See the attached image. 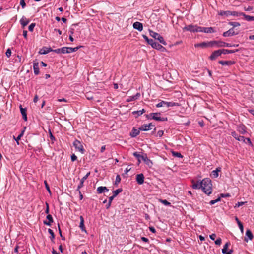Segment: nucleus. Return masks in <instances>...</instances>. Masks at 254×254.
Wrapping results in <instances>:
<instances>
[{
    "label": "nucleus",
    "mask_w": 254,
    "mask_h": 254,
    "mask_svg": "<svg viewBox=\"0 0 254 254\" xmlns=\"http://www.w3.org/2000/svg\"><path fill=\"white\" fill-rule=\"evenodd\" d=\"M211 181L209 178H205L201 181V189L203 191L207 194L210 195L212 191Z\"/></svg>",
    "instance_id": "1"
},
{
    "label": "nucleus",
    "mask_w": 254,
    "mask_h": 254,
    "mask_svg": "<svg viewBox=\"0 0 254 254\" xmlns=\"http://www.w3.org/2000/svg\"><path fill=\"white\" fill-rule=\"evenodd\" d=\"M143 38L146 40L147 43L150 45L153 48L164 51L165 49L161 45L155 42L154 40L149 39L146 35H143Z\"/></svg>",
    "instance_id": "2"
},
{
    "label": "nucleus",
    "mask_w": 254,
    "mask_h": 254,
    "mask_svg": "<svg viewBox=\"0 0 254 254\" xmlns=\"http://www.w3.org/2000/svg\"><path fill=\"white\" fill-rule=\"evenodd\" d=\"M160 113H152L147 115L146 117L148 119L151 117L152 119L158 121H165L167 120V118H162L160 117Z\"/></svg>",
    "instance_id": "3"
},
{
    "label": "nucleus",
    "mask_w": 254,
    "mask_h": 254,
    "mask_svg": "<svg viewBox=\"0 0 254 254\" xmlns=\"http://www.w3.org/2000/svg\"><path fill=\"white\" fill-rule=\"evenodd\" d=\"M150 35L154 39H157L160 42V43L163 44L164 45H166L167 44L166 42L164 40L163 37L159 34L153 31H150Z\"/></svg>",
    "instance_id": "4"
},
{
    "label": "nucleus",
    "mask_w": 254,
    "mask_h": 254,
    "mask_svg": "<svg viewBox=\"0 0 254 254\" xmlns=\"http://www.w3.org/2000/svg\"><path fill=\"white\" fill-rule=\"evenodd\" d=\"M73 146L75 148V149L81 153V154H84L85 152V150L83 148V146L81 144V143L78 140H75L73 142Z\"/></svg>",
    "instance_id": "5"
},
{
    "label": "nucleus",
    "mask_w": 254,
    "mask_h": 254,
    "mask_svg": "<svg viewBox=\"0 0 254 254\" xmlns=\"http://www.w3.org/2000/svg\"><path fill=\"white\" fill-rule=\"evenodd\" d=\"M219 14L226 17H228L230 15L239 16V14L237 12L231 11H220L219 12Z\"/></svg>",
    "instance_id": "6"
},
{
    "label": "nucleus",
    "mask_w": 254,
    "mask_h": 254,
    "mask_svg": "<svg viewBox=\"0 0 254 254\" xmlns=\"http://www.w3.org/2000/svg\"><path fill=\"white\" fill-rule=\"evenodd\" d=\"M222 54L221 49L216 50L214 51L211 56H210L209 58L211 60H214L217 59L219 56H220Z\"/></svg>",
    "instance_id": "7"
},
{
    "label": "nucleus",
    "mask_w": 254,
    "mask_h": 254,
    "mask_svg": "<svg viewBox=\"0 0 254 254\" xmlns=\"http://www.w3.org/2000/svg\"><path fill=\"white\" fill-rule=\"evenodd\" d=\"M212 43H213L211 42V41L207 42H204L201 43L196 44L194 46L195 47H201L203 48L208 47H212Z\"/></svg>",
    "instance_id": "8"
},
{
    "label": "nucleus",
    "mask_w": 254,
    "mask_h": 254,
    "mask_svg": "<svg viewBox=\"0 0 254 254\" xmlns=\"http://www.w3.org/2000/svg\"><path fill=\"white\" fill-rule=\"evenodd\" d=\"M79 47H76L75 48H72V47H63L64 52L63 54L65 53H71L74 52H75L77 51L79 49Z\"/></svg>",
    "instance_id": "9"
},
{
    "label": "nucleus",
    "mask_w": 254,
    "mask_h": 254,
    "mask_svg": "<svg viewBox=\"0 0 254 254\" xmlns=\"http://www.w3.org/2000/svg\"><path fill=\"white\" fill-rule=\"evenodd\" d=\"M231 135L234 137L236 140L239 141H242L245 143V138L244 136L238 135V134L235 131H233L231 132Z\"/></svg>",
    "instance_id": "10"
},
{
    "label": "nucleus",
    "mask_w": 254,
    "mask_h": 254,
    "mask_svg": "<svg viewBox=\"0 0 254 254\" xmlns=\"http://www.w3.org/2000/svg\"><path fill=\"white\" fill-rule=\"evenodd\" d=\"M238 32H235L233 28L230 29L227 31H226L223 33V36L224 37H229V36H232L233 35H237L238 34Z\"/></svg>",
    "instance_id": "11"
},
{
    "label": "nucleus",
    "mask_w": 254,
    "mask_h": 254,
    "mask_svg": "<svg viewBox=\"0 0 254 254\" xmlns=\"http://www.w3.org/2000/svg\"><path fill=\"white\" fill-rule=\"evenodd\" d=\"M19 22L22 28H24L30 22V20L27 19L24 16H23Z\"/></svg>",
    "instance_id": "12"
},
{
    "label": "nucleus",
    "mask_w": 254,
    "mask_h": 254,
    "mask_svg": "<svg viewBox=\"0 0 254 254\" xmlns=\"http://www.w3.org/2000/svg\"><path fill=\"white\" fill-rule=\"evenodd\" d=\"M90 173L88 172L87 173L81 180L80 184L78 185L76 190H79L83 186L84 182L87 179Z\"/></svg>",
    "instance_id": "13"
},
{
    "label": "nucleus",
    "mask_w": 254,
    "mask_h": 254,
    "mask_svg": "<svg viewBox=\"0 0 254 254\" xmlns=\"http://www.w3.org/2000/svg\"><path fill=\"white\" fill-rule=\"evenodd\" d=\"M246 127L244 125H240L237 127V131H239L242 134H245L247 132Z\"/></svg>",
    "instance_id": "14"
},
{
    "label": "nucleus",
    "mask_w": 254,
    "mask_h": 254,
    "mask_svg": "<svg viewBox=\"0 0 254 254\" xmlns=\"http://www.w3.org/2000/svg\"><path fill=\"white\" fill-rule=\"evenodd\" d=\"M52 51L53 49L52 48L44 47L40 50L39 53L41 55H45Z\"/></svg>",
    "instance_id": "15"
},
{
    "label": "nucleus",
    "mask_w": 254,
    "mask_h": 254,
    "mask_svg": "<svg viewBox=\"0 0 254 254\" xmlns=\"http://www.w3.org/2000/svg\"><path fill=\"white\" fill-rule=\"evenodd\" d=\"M192 182V187L194 189H201V181L199 182V181H195L194 180H192L191 181Z\"/></svg>",
    "instance_id": "16"
},
{
    "label": "nucleus",
    "mask_w": 254,
    "mask_h": 254,
    "mask_svg": "<svg viewBox=\"0 0 254 254\" xmlns=\"http://www.w3.org/2000/svg\"><path fill=\"white\" fill-rule=\"evenodd\" d=\"M144 177L143 174H137L136 176V180L137 183L139 185H141L144 183Z\"/></svg>",
    "instance_id": "17"
},
{
    "label": "nucleus",
    "mask_w": 254,
    "mask_h": 254,
    "mask_svg": "<svg viewBox=\"0 0 254 254\" xmlns=\"http://www.w3.org/2000/svg\"><path fill=\"white\" fill-rule=\"evenodd\" d=\"M197 25H189L186 26L184 29L187 31H189L192 32H196Z\"/></svg>",
    "instance_id": "18"
},
{
    "label": "nucleus",
    "mask_w": 254,
    "mask_h": 254,
    "mask_svg": "<svg viewBox=\"0 0 254 254\" xmlns=\"http://www.w3.org/2000/svg\"><path fill=\"white\" fill-rule=\"evenodd\" d=\"M46 218L48 221H44V224L47 226H51V223L53 222V219L52 215L50 214H48L46 217Z\"/></svg>",
    "instance_id": "19"
},
{
    "label": "nucleus",
    "mask_w": 254,
    "mask_h": 254,
    "mask_svg": "<svg viewBox=\"0 0 254 254\" xmlns=\"http://www.w3.org/2000/svg\"><path fill=\"white\" fill-rule=\"evenodd\" d=\"M133 27L134 29L138 30L139 31H141L143 30V25L139 22H135L133 24Z\"/></svg>",
    "instance_id": "20"
},
{
    "label": "nucleus",
    "mask_w": 254,
    "mask_h": 254,
    "mask_svg": "<svg viewBox=\"0 0 254 254\" xmlns=\"http://www.w3.org/2000/svg\"><path fill=\"white\" fill-rule=\"evenodd\" d=\"M218 63L222 65L230 66L235 64V62L233 61H219Z\"/></svg>",
    "instance_id": "21"
},
{
    "label": "nucleus",
    "mask_w": 254,
    "mask_h": 254,
    "mask_svg": "<svg viewBox=\"0 0 254 254\" xmlns=\"http://www.w3.org/2000/svg\"><path fill=\"white\" fill-rule=\"evenodd\" d=\"M150 126H152V123H150L148 125H143L140 127L139 130L143 131H148L151 130L152 129V128L150 127Z\"/></svg>",
    "instance_id": "22"
},
{
    "label": "nucleus",
    "mask_w": 254,
    "mask_h": 254,
    "mask_svg": "<svg viewBox=\"0 0 254 254\" xmlns=\"http://www.w3.org/2000/svg\"><path fill=\"white\" fill-rule=\"evenodd\" d=\"M211 42L213 43L212 46H213L214 45H217V47H225V44H226L225 42L221 41H211Z\"/></svg>",
    "instance_id": "23"
},
{
    "label": "nucleus",
    "mask_w": 254,
    "mask_h": 254,
    "mask_svg": "<svg viewBox=\"0 0 254 254\" xmlns=\"http://www.w3.org/2000/svg\"><path fill=\"white\" fill-rule=\"evenodd\" d=\"M33 69L35 75H38L39 74V64L36 61H34Z\"/></svg>",
    "instance_id": "24"
},
{
    "label": "nucleus",
    "mask_w": 254,
    "mask_h": 254,
    "mask_svg": "<svg viewBox=\"0 0 254 254\" xmlns=\"http://www.w3.org/2000/svg\"><path fill=\"white\" fill-rule=\"evenodd\" d=\"M20 110L21 113L22 115L23 119L25 121H26L27 120V114H26V108H23L22 107V106H20Z\"/></svg>",
    "instance_id": "25"
},
{
    "label": "nucleus",
    "mask_w": 254,
    "mask_h": 254,
    "mask_svg": "<svg viewBox=\"0 0 254 254\" xmlns=\"http://www.w3.org/2000/svg\"><path fill=\"white\" fill-rule=\"evenodd\" d=\"M80 223L79 225V227L81 230L85 232H86V230L85 229V227L84 226V220L82 216H80Z\"/></svg>",
    "instance_id": "26"
},
{
    "label": "nucleus",
    "mask_w": 254,
    "mask_h": 254,
    "mask_svg": "<svg viewBox=\"0 0 254 254\" xmlns=\"http://www.w3.org/2000/svg\"><path fill=\"white\" fill-rule=\"evenodd\" d=\"M221 170V168L220 167H218L216 170H213L211 172V175L214 178H217L219 176V172H220Z\"/></svg>",
    "instance_id": "27"
},
{
    "label": "nucleus",
    "mask_w": 254,
    "mask_h": 254,
    "mask_svg": "<svg viewBox=\"0 0 254 254\" xmlns=\"http://www.w3.org/2000/svg\"><path fill=\"white\" fill-rule=\"evenodd\" d=\"M97 191L98 193H102L105 191L108 192L109 190L106 187L101 186L97 188Z\"/></svg>",
    "instance_id": "28"
},
{
    "label": "nucleus",
    "mask_w": 254,
    "mask_h": 254,
    "mask_svg": "<svg viewBox=\"0 0 254 254\" xmlns=\"http://www.w3.org/2000/svg\"><path fill=\"white\" fill-rule=\"evenodd\" d=\"M240 15H243L245 17V19L248 21H254V16L246 15L243 13H239V16Z\"/></svg>",
    "instance_id": "29"
},
{
    "label": "nucleus",
    "mask_w": 254,
    "mask_h": 254,
    "mask_svg": "<svg viewBox=\"0 0 254 254\" xmlns=\"http://www.w3.org/2000/svg\"><path fill=\"white\" fill-rule=\"evenodd\" d=\"M203 32L206 33H212L215 32L212 27H203Z\"/></svg>",
    "instance_id": "30"
},
{
    "label": "nucleus",
    "mask_w": 254,
    "mask_h": 254,
    "mask_svg": "<svg viewBox=\"0 0 254 254\" xmlns=\"http://www.w3.org/2000/svg\"><path fill=\"white\" fill-rule=\"evenodd\" d=\"M222 54H231V53H234L238 51V49L236 50H228V49H221Z\"/></svg>",
    "instance_id": "31"
},
{
    "label": "nucleus",
    "mask_w": 254,
    "mask_h": 254,
    "mask_svg": "<svg viewBox=\"0 0 254 254\" xmlns=\"http://www.w3.org/2000/svg\"><path fill=\"white\" fill-rule=\"evenodd\" d=\"M140 130H138V129H135V128H133L131 133H130V135L133 137H136V136H137L139 133H140Z\"/></svg>",
    "instance_id": "32"
},
{
    "label": "nucleus",
    "mask_w": 254,
    "mask_h": 254,
    "mask_svg": "<svg viewBox=\"0 0 254 254\" xmlns=\"http://www.w3.org/2000/svg\"><path fill=\"white\" fill-rule=\"evenodd\" d=\"M235 220L238 223V225L239 226V227L241 231V232L243 233L244 231V228L242 223L240 221L238 218L237 217H235Z\"/></svg>",
    "instance_id": "33"
},
{
    "label": "nucleus",
    "mask_w": 254,
    "mask_h": 254,
    "mask_svg": "<svg viewBox=\"0 0 254 254\" xmlns=\"http://www.w3.org/2000/svg\"><path fill=\"white\" fill-rule=\"evenodd\" d=\"M167 102L165 101H162L161 102H159V103H158L156 105V107L157 108L163 107H167Z\"/></svg>",
    "instance_id": "34"
},
{
    "label": "nucleus",
    "mask_w": 254,
    "mask_h": 254,
    "mask_svg": "<svg viewBox=\"0 0 254 254\" xmlns=\"http://www.w3.org/2000/svg\"><path fill=\"white\" fill-rule=\"evenodd\" d=\"M230 245V243L229 242H227L224 246H223V248L222 249V252L223 254L226 253L227 252L228 247Z\"/></svg>",
    "instance_id": "35"
},
{
    "label": "nucleus",
    "mask_w": 254,
    "mask_h": 254,
    "mask_svg": "<svg viewBox=\"0 0 254 254\" xmlns=\"http://www.w3.org/2000/svg\"><path fill=\"white\" fill-rule=\"evenodd\" d=\"M246 235L248 237L250 240H252L253 238V235L251 232V231L249 229H248L246 232Z\"/></svg>",
    "instance_id": "36"
},
{
    "label": "nucleus",
    "mask_w": 254,
    "mask_h": 254,
    "mask_svg": "<svg viewBox=\"0 0 254 254\" xmlns=\"http://www.w3.org/2000/svg\"><path fill=\"white\" fill-rule=\"evenodd\" d=\"M145 110L144 109H142L141 110H139V111H133L132 112V114L133 115H135V114H137V116H139L141 115H142L143 113H144L145 112Z\"/></svg>",
    "instance_id": "37"
},
{
    "label": "nucleus",
    "mask_w": 254,
    "mask_h": 254,
    "mask_svg": "<svg viewBox=\"0 0 254 254\" xmlns=\"http://www.w3.org/2000/svg\"><path fill=\"white\" fill-rule=\"evenodd\" d=\"M167 107H173L175 106H179V104L178 103H175L173 102H167Z\"/></svg>",
    "instance_id": "38"
},
{
    "label": "nucleus",
    "mask_w": 254,
    "mask_h": 254,
    "mask_svg": "<svg viewBox=\"0 0 254 254\" xmlns=\"http://www.w3.org/2000/svg\"><path fill=\"white\" fill-rule=\"evenodd\" d=\"M122 189H117L116 190H114L113 191V195L114 196H116L117 195H118L120 192H121L122 191Z\"/></svg>",
    "instance_id": "39"
},
{
    "label": "nucleus",
    "mask_w": 254,
    "mask_h": 254,
    "mask_svg": "<svg viewBox=\"0 0 254 254\" xmlns=\"http://www.w3.org/2000/svg\"><path fill=\"white\" fill-rule=\"evenodd\" d=\"M48 232L49 233V234L51 235V236H50L51 240L52 241H53V240L55 238V234H54V232L51 229H48Z\"/></svg>",
    "instance_id": "40"
},
{
    "label": "nucleus",
    "mask_w": 254,
    "mask_h": 254,
    "mask_svg": "<svg viewBox=\"0 0 254 254\" xmlns=\"http://www.w3.org/2000/svg\"><path fill=\"white\" fill-rule=\"evenodd\" d=\"M172 154L173 156L177 157L179 158H183V156L181 155V154L180 152H172Z\"/></svg>",
    "instance_id": "41"
},
{
    "label": "nucleus",
    "mask_w": 254,
    "mask_h": 254,
    "mask_svg": "<svg viewBox=\"0 0 254 254\" xmlns=\"http://www.w3.org/2000/svg\"><path fill=\"white\" fill-rule=\"evenodd\" d=\"M26 127H24V129L22 131L21 133L17 136L16 139H15V140L17 141V142L18 143V140H19L21 139V137L23 135L25 129H26Z\"/></svg>",
    "instance_id": "42"
},
{
    "label": "nucleus",
    "mask_w": 254,
    "mask_h": 254,
    "mask_svg": "<svg viewBox=\"0 0 254 254\" xmlns=\"http://www.w3.org/2000/svg\"><path fill=\"white\" fill-rule=\"evenodd\" d=\"M64 50H63V47L62 48H58V49H55V50H53L52 51L57 53V54H60V53H63V52H64Z\"/></svg>",
    "instance_id": "43"
},
{
    "label": "nucleus",
    "mask_w": 254,
    "mask_h": 254,
    "mask_svg": "<svg viewBox=\"0 0 254 254\" xmlns=\"http://www.w3.org/2000/svg\"><path fill=\"white\" fill-rule=\"evenodd\" d=\"M35 23H31L28 27V30L30 31V32H33V30H34V27H35Z\"/></svg>",
    "instance_id": "44"
},
{
    "label": "nucleus",
    "mask_w": 254,
    "mask_h": 254,
    "mask_svg": "<svg viewBox=\"0 0 254 254\" xmlns=\"http://www.w3.org/2000/svg\"><path fill=\"white\" fill-rule=\"evenodd\" d=\"M229 24L233 27H238L240 25V23L237 22H229Z\"/></svg>",
    "instance_id": "45"
},
{
    "label": "nucleus",
    "mask_w": 254,
    "mask_h": 254,
    "mask_svg": "<svg viewBox=\"0 0 254 254\" xmlns=\"http://www.w3.org/2000/svg\"><path fill=\"white\" fill-rule=\"evenodd\" d=\"M221 200L220 199V197H219L218 198H217L215 200H211L209 202V203L211 204V205H213L215 203H217L219 201H220Z\"/></svg>",
    "instance_id": "46"
},
{
    "label": "nucleus",
    "mask_w": 254,
    "mask_h": 254,
    "mask_svg": "<svg viewBox=\"0 0 254 254\" xmlns=\"http://www.w3.org/2000/svg\"><path fill=\"white\" fill-rule=\"evenodd\" d=\"M196 32H203V27L197 26Z\"/></svg>",
    "instance_id": "47"
},
{
    "label": "nucleus",
    "mask_w": 254,
    "mask_h": 254,
    "mask_svg": "<svg viewBox=\"0 0 254 254\" xmlns=\"http://www.w3.org/2000/svg\"><path fill=\"white\" fill-rule=\"evenodd\" d=\"M222 240L220 238H218L215 241V243L216 245H220L221 244Z\"/></svg>",
    "instance_id": "48"
},
{
    "label": "nucleus",
    "mask_w": 254,
    "mask_h": 254,
    "mask_svg": "<svg viewBox=\"0 0 254 254\" xmlns=\"http://www.w3.org/2000/svg\"><path fill=\"white\" fill-rule=\"evenodd\" d=\"M133 155H134V156H135L136 158H137L139 160L140 159V157L141 156V155H140L137 152H134L133 153Z\"/></svg>",
    "instance_id": "49"
},
{
    "label": "nucleus",
    "mask_w": 254,
    "mask_h": 254,
    "mask_svg": "<svg viewBox=\"0 0 254 254\" xmlns=\"http://www.w3.org/2000/svg\"><path fill=\"white\" fill-rule=\"evenodd\" d=\"M120 181H121V178H120V176L119 175H118L116 178L115 184H117L119 183L120 182Z\"/></svg>",
    "instance_id": "50"
},
{
    "label": "nucleus",
    "mask_w": 254,
    "mask_h": 254,
    "mask_svg": "<svg viewBox=\"0 0 254 254\" xmlns=\"http://www.w3.org/2000/svg\"><path fill=\"white\" fill-rule=\"evenodd\" d=\"M161 202L163 204H164L165 205H170V203L169 202H168V201H167L166 200H161Z\"/></svg>",
    "instance_id": "51"
},
{
    "label": "nucleus",
    "mask_w": 254,
    "mask_h": 254,
    "mask_svg": "<svg viewBox=\"0 0 254 254\" xmlns=\"http://www.w3.org/2000/svg\"><path fill=\"white\" fill-rule=\"evenodd\" d=\"M44 183H45V187H46V188L47 190H48V191L49 193H51V190H50V187H49V185H48V183H47V181H44Z\"/></svg>",
    "instance_id": "52"
},
{
    "label": "nucleus",
    "mask_w": 254,
    "mask_h": 254,
    "mask_svg": "<svg viewBox=\"0 0 254 254\" xmlns=\"http://www.w3.org/2000/svg\"><path fill=\"white\" fill-rule=\"evenodd\" d=\"M20 4L21 5L23 8H24L26 6V3L24 0H20Z\"/></svg>",
    "instance_id": "53"
},
{
    "label": "nucleus",
    "mask_w": 254,
    "mask_h": 254,
    "mask_svg": "<svg viewBox=\"0 0 254 254\" xmlns=\"http://www.w3.org/2000/svg\"><path fill=\"white\" fill-rule=\"evenodd\" d=\"M6 55L7 57H9L11 55V51L10 49H8L6 52Z\"/></svg>",
    "instance_id": "54"
},
{
    "label": "nucleus",
    "mask_w": 254,
    "mask_h": 254,
    "mask_svg": "<svg viewBox=\"0 0 254 254\" xmlns=\"http://www.w3.org/2000/svg\"><path fill=\"white\" fill-rule=\"evenodd\" d=\"M135 100H136V98H134V97H133V96H130L128 97V98L127 99V101L130 102V101H134Z\"/></svg>",
    "instance_id": "55"
},
{
    "label": "nucleus",
    "mask_w": 254,
    "mask_h": 254,
    "mask_svg": "<svg viewBox=\"0 0 254 254\" xmlns=\"http://www.w3.org/2000/svg\"><path fill=\"white\" fill-rule=\"evenodd\" d=\"M77 156L74 154H73L71 156V160L72 162L73 161H75V160H77Z\"/></svg>",
    "instance_id": "56"
},
{
    "label": "nucleus",
    "mask_w": 254,
    "mask_h": 254,
    "mask_svg": "<svg viewBox=\"0 0 254 254\" xmlns=\"http://www.w3.org/2000/svg\"><path fill=\"white\" fill-rule=\"evenodd\" d=\"M231 195L229 193H226V194L221 193V194H220V196L221 197H229Z\"/></svg>",
    "instance_id": "57"
},
{
    "label": "nucleus",
    "mask_w": 254,
    "mask_h": 254,
    "mask_svg": "<svg viewBox=\"0 0 254 254\" xmlns=\"http://www.w3.org/2000/svg\"><path fill=\"white\" fill-rule=\"evenodd\" d=\"M246 202H238L237 204H236L235 207H240V206L243 205Z\"/></svg>",
    "instance_id": "58"
},
{
    "label": "nucleus",
    "mask_w": 254,
    "mask_h": 254,
    "mask_svg": "<svg viewBox=\"0 0 254 254\" xmlns=\"http://www.w3.org/2000/svg\"><path fill=\"white\" fill-rule=\"evenodd\" d=\"M23 35L25 39H27V31L26 30H23Z\"/></svg>",
    "instance_id": "59"
},
{
    "label": "nucleus",
    "mask_w": 254,
    "mask_h": 254,
    "mask_svg": "<svg viewBox=\"0 0 254 254\" xmlns=\"http://www.w3.org/2000/svg\"><path fill=\"white\" fill-rule=\"evenodd\" d=\"M209 237L211 240H214L215 238L216 237V235L215 234H212L209 236Z\"/></svg>",
    "instance_id": "60"
},
{
    "label": "nucleus",
    "mask_w": 254,
    "mask_h": 254,
    "mask_svg": "<svg viewBox=\"0 0 254 254\" xmlns=\"http://www.w3.org/2000/svg\"><path fill=\"white\" fill-rule=\"evenodd\" d=\"M46 210H45V213L46 214H48L49 213V204L47 203H46Z\"/></svg>",
    "instance_id": "61"
},
{
    "label": "nucleus",
    "mask_w": 254,
    "mask_h": 254,
    "mask_svg": "<svg viewBox=\"0 0 254 254\" xmlns=\"http://www.w3.org/2000/svg\"><path fill=\"white\" fill-rule=\"evenodd\" d=\"M149 230L152 233H155L156 232V230L153 227H149Z\"/></svg>",
    "instance_id": "62"
},
{
    "label": "nucleus",
    "mask_w": 254,
    "mask_h": 254,
    "mask_svg": "<svg viewBox=\"0 0 254 254\" xmlns=\"http://www.w3.org/2000/svg\"><path fill=\"white\" fill-rule=\"evenodd\" d=\"M140 158L142 159L144 161H146V160H148V158H147L146 155H145V156L141 155Z\"/></svg>",
    "instance_id": "63"
},
{
    "label": "nucleus",
    "mask_w": 254,
    "mask_h": 254,
    "mask_svg": "<svg viewBox=\"0 0 254 254\" xmlns=\"http://www.w3.org/2000/svg\"><path fill=\"white\" fill-rule=\"evenodd\" d=\"M141 240H142L143 242H144L147 243V242H149V240H148V239H147V238H145V237H141Z\"/></svg>",
    "instance_id": "64"
}]
</instances>
